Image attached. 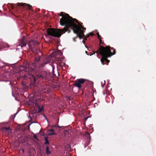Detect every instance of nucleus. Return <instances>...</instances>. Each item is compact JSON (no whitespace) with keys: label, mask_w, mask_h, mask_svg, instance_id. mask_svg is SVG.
<instances>
[{"label":"nucleus","mask_w":156,"mask_h":156,"mask_svg":"<svg viewBox=\"0 0 156 156\" xmlns=\"http://www.w3.org/2000/svg\"><path fill=\"white\" fill-rule=\"evenodd\" d=\"M62 18L60 20V24L62 26H64V28L62 29H55L53 28L48 29L47 30L48 35L45 34L46 37L49 35L54 37H59L63 34L68 29V15L64 12H61L59 14Z\"/></svg>","instance_id":"1"},{"label":"nucleus","mask_w":156,"mask_h":156,"mask_svg":"<svg viewBox=\"0 0 156 156\" xmlns=\"http://www.w3.org/2000/svg\"><path fill=\"white\" fill-rule=\"evenodd\" d=\"M75 22H78L76 19L73 18L69 15V29L71 28L73 33L76 34V36L73 38V41L75 42L76 38L79 37L81 39L84 36V33L86 30V28L83 27L81 23H79L77 25Z\"/></svg>","instance_id":"2"},{"label":"nucleus","mask_w":156,"mask_h":156,"mask_svg":"<svg viewBox=\"0 0 156 156\" xmlns=\"http://www.w3.org/2000/svg\"><path fill=\"white\" fill-rule=\"evenodd\" d=\"M93 52L94 54L96 53H97L98 55H101L102 57L101 59V61L102 64L104 65L105 64L104 63L105 61H106L107 63L109 62L110 61L107 58L115 54L116 50L113 48L109 46H106L105 47L101 46L98 50L96 52Z\"/></svg>","instance_id":"3"},{"label":"nucleus","mask_w":156,"mask_h":156,"mask_svg":"<svg viewBox=\"0 0 156 156\" xmlns=\"http://www.w3.org/2000/svg\"><path fill=\"white\" fill-rule=\"evenodd\" d=\"M20 73H24V76L27 77V75H32L34 71V69L32 68L29 62H27L25 63L23 66H21L20 67Z\"/></svg>","instance_id":"4"},{"label":"nucleus","mask_w":156,"mask_h":156,"mask_svg":"<svg viewBox=\"0 0 156 156\" xmlns=\"http://www.w3.org/2000/svg\"><path fill=\"white\" fill-rule=\"evenodd\" d=\"M86 80L82 78L77 79L75 81L74 85L79 89H80L82 87V85L85 82Z\"/></svg>","instance_id":"5"},{"label":"nucleus","mask_w":156,"mask_h":156,"mask_svg":"<svg viewBox=\"0 0 156 156\" xmlns=\"http://www.w3.org/2000/svg\"><path fill=\"white\" fill-rule=\"evenodd\" d=\"M41 90L42 91H44V92L47 94L49 93L50 90L48 87V86L46 85L42 87L41 88Z\"/></svg>","instance_id":"6"},{"label":"nucleus","mask_w":156,"mask_h":156,"mask_svg":"<svg viewBox=\"0 0 156 156\" xmlns=\"http://www.w3.org/2000/svg\"><path fill=\"white\" fill-rule=\"evenodd\" d=\"M20 44L18 46H20L21 48L25 46L27 44L24 41V38H22L20 40Z\"/></svg>","instance_id":"7"},{"label":"nucleus","mask_w":156,"mask_h":156,"mask_svg":"<svg viewBox=\"0 0 156 156\" xmlns=\"http://www.w3.org/2000/svg\"><path fill=\"white\" fill-rule=\"evenodd\" d=\"M17 5L19 6H27V7L29 9H31L32 7L31 5L27 4L25 3H17Z\"/></svg>","instance_id":"8"},{"label":"nucleus","mask_w":156,"mask_h":156,"mask_svg":"<svg viewBox=\"0 0 156 156\" xmlns=\"http://www.w3.org/2000/svg\"><path fill=\"white\" fill-rule=\"evenodd\" d=\"M46 74L45 75H43L42 74H39L36 76L37 78H42L45 79L46 78Z\"/></svg>","instance_id":"9"},{"label":"nucleus","mask_w":156,"mask_h":156,"mask_svg":"<svg viewBox=\"0 0 156 156\" xmlns=\"http://www.w3.org/2000/svg\"><path fill=\"white\" fill-rule=\"evenodd\" d=\"M46 153L47 155H49L51 153V152L49 151L48 146H47L46 148Z\"/></svg>","instance_id":"10"},{"label":"nucleus","mask_w":156,"mask_h":156,"mask_svg":"<svg viewBox=\"0 0 156 156\" xmlns=\"http://www.w3.org/2000/svg\"><path fill=\"white\" fill-rule=\"evenodd\" d=\"M40 60V57H36L35 58V61L36 62H38Z\"/></svg>","instance_id":"11"},{"label":"nucleus","mask_w":156,"mask_h":156,"mask_svg":"<svg viewBox=\"0 0 156 156\" xmlns=\"http://www.w3.org/2000/svg\"><path fill=\"white\" fill-rule=\"evenodd\" d=\"M49 131H51L52 132V133H51V134H50V135H53L55 134L54 133V130L53 129H51L50 130H49Z\"/></svg>","instance_id":"12"},{"label":"nucleus","mask_w":156,"mask_h":156,"mask_svg":"<svg viewBox=\"0 0 156 156\" xmlns=\"http://www.w3.org/2000/svg\"><path fill=\"white\" fill-rule=\"evenodd\" d=\"M45 143H44L45 144L47 145L48 144H49L48 141V139L46 138H45Z\"/></svg>","instance_id":"13"},{"label":"nucleus","mask_w":156,"mask_h":156,"mask_svg":"<svg viewBox=\"0 0 156 156\" xmlns=\"http://www.w3.org/2000/svg\"><path fill=\"white\" fill-rule=\"evenodd\" d=\"M89 36V35H86V37H85V35H84V36H83V37L82 38H83V40H87V37H88Z\"/></svg>","instance_id":"14"},{"label":"nucleus","mask_w":156,"mask_h":156,"mask_svg":"<svg viewBox=\"0 0 156 156\" xmlns=\"http://www.w3.org/2000/svg\"><path fill=\"white\" fill-rule=\"evenodd\" d=\"M43 110V107H42L41 108H40V107H39V110L38 111V112H41Z\"/></svg>","instance_id":"15"},{"label":"nucleus","mask_w":156,"mask_h":156,"mask_svg":"<svg viewBox=\"0 0 156 156\" xmlns=\"http://www.w3.org/2000/svg\"><path fill=\"white\" fill-rule=\"evenodd\" d=\"M97 35L99 39L101 38V35H99V32L97 33Z\"/></svg>","instance_id":"16"},{"label":"nucleus","mask_w":156,"mask_h":156,"mask_svg":"<svg viewBox=\"0 0 156 156\" xmlns=\"http://www.w3.org/2000/svg\"><path fill=\"white\" fill-rule=\"evenodd\" d=\"M86 136L88 138L90 137V134L89 133L87 132L86 133Z\"/></svg>","instance_id":"17"},{"label":"nucleus","mask_w":156,"mask_h":156,"mask_svg":"<svg viewBox=\"0 0 156 156\" xmlns=\"http://www.w3.org/2000/svg\"><path fill=\"white\" fill-rule=\"evenodd\" d=\"M3 129H5V130H10V127H4L3 128Z\"/></svg>","instance_id":"18"},{"label":"nucleus","mask_w":156,"mask_h":156,"mask_svg":"<svg viewBox=\"0 0 156 156\" xmlns=\"http://www.w3.org/2000/svg\"><path fill=\"white\" fill-rule=\"evenodd\" d=\"M52 74H54V69H55L53 65H52Z\"/></svg>","instance_id":"19"},{"label":"nucleus","mask_w":156,"mask_h":156,"mask_svg":"<svg viewBox=\"0 0 156 156\" xmlns=\"http://www.w3.org/2000/svg\"><path fill=\"white\" fill-rule=\"evenodd\" d=\"M99 41H100V44H100V46H101V43L102 42V41L101 40V38L99 39Z\"/></svg>","instance_id":"20"},{"label":"nucleus","mask_w":156,"mask_h":156,"mask_svg":"<svg viewBox=\"0 0 156 156\" xmlns=\"http://www.w3.org/2000/svg\"><path fill=\"white\" fill-rule=\"evenodd\" d=\"M89 35H90L91 36H92L94 35V34L93 33H90L89 34Z\"/></svg>","instance_id":"21"},{"label":"nucleus","mask_w":156,"mask_h":156,"mask_svg":"<svg viewBox=\"0 0 156 156\" xmlns=\"http://www.w3.org/2000/svg\"><path fill=\"white\" fill-rule=\"evenodd\" d=\"M32 66H33L34 67H35L36 66V64L35 63H33L32 64Z\"/></svg>","instance_id":"22"},{"label":"nucleus","mask_w":156,"mask_h":156,"mask_svg":"<svg viewBox=\"0 0 156 156\" xmlns=\"http://www.w3.org/2000/svg\"><path fill=\"white\" fill-rule=\"evenodd\" d=\"M34 138H37V136H36V135H34Z\"/></svg>","instance_id":"23"},{"label":"nucleus","mask_w":156,"mask_h":156,"mask_svg":"<svg viewBox=\"0 0 156 156\" xmlns=\"http://www.w3.org/2000/svg\"><path fill=\"white\" fill-rule=\"evenodd\" d=\"M88 117H86L84 118V120L85 121H86L87 119H88Z\"/></svg>","instance_id":"24"},{"label":"nucleus","mask_w":156,"mask_h":156,"mask_svg":"<svg viewBox=\"0 0 156 156\" xmlns=\"http://www.w3.org/2000/svg\"><path fill=\"white\" fill-rule=\"evenodd\" d=\"M82 42H83V43L84 44H85V41H84V40H83Z\"/></svg>","instance_id":"25"},{"label":"nucleus","mask_w":156,"mask_h":156,"mask_svg":"<svg viewBox=\"0 0 156 156\" xmlns=\"http://www.w3.org/2000/svg\"><path fill=\"white\" fill-rule=\"evenodd\" d=\"M85 52H86V54H87V55H89V54H88V52H87V51H85Z\"/></svg>","instance_id":"26"},{"label":"nucleus","mask_w":156,"mask_h":156,"mask_svg":"<svg viewBox=\"0 0 156 156\" xmlns=\"http://www.w3.org/2000/svg\"><path fill=\"white\" fill-rule=\"evenodd\" d=\"M33 78H34V82H35L36 81L35 78L34 77H33Z\"/></svg>","instance_id":"27"},{"label":"nucleus","mask_w":156,"mask_h":156,"mask_svg":"<svg viewBox=\"0 0 156 156\" xmlns=\"http://www.w3.org/2000/svg\"><path fill=\"white\" fill-rule=\"evenodd\" d=\"M17 112H17L16 113L14 114V116H15V117L16 116V115L17 114Z\"/></svg>","instance_id":"28"},{"label":"nucleus","mask_w":156,"mask_h":156,"mask_svg":"<svg viewBox=\"0 0 156 156\" xmlns=\"http://www.w3.org/2000/svg\"><path fill=\"white\" fill-rule=\"evenodd\" d=\"M69 103H70V98H69Z\"/></svg>","instance_id":"29"},{"label":"nucleus","mask_w":156,"mask_h":156,"mask_svg":"<svg viewBox=\"0 0 156 156\" xmlns=\"http://www.w3.org/2000/svg\"><path fill=\"white\" fill-rule=\"evenodd\" d=\"M48 63V62H47L45 63V64H47Z\"/></svg>","instance_id":"30"},{"label":"nucleus","mask_w":156,"mask_h":156,"mask_svg":"<svg viewBox=\"0 0 156 156\" xmlns=\"http://www.w3.org/2000/svg\"><path fill=\"white\" fill-rule=\"evenodd\" d=\"M29 118H30V119H31V117H30V116H29Z\"/></svg>","instance_id":"31"},{"label":"nucleus","mask_w":156,"mask_h":156,"mask_svg":"<svg viewBox=\"0 0 156 156\" xmlns=\"http://www.w3.org/2000/svg\"><path fill=\"white\" fill-rule=\"evenodd\" d=\"M72 128V127H69V128Z\"/></svg>","instance_id":"32"},{"label":"nucleus","mask_w":156,"mask_h":156,"mask_svg":"<svg viewBox=\"0 0 156 156\" xmlns=\"http://www.w3.org/2000/svg\"><path fill=\"white\" fill-rule=\"evenodd\" d=\"M70 30H69V32H70Z\"/></svg>","instance_id":"33"},{"label":"nucleus","mask_w":156,"mask_h":156,"mask_svg":"<svg viewBox=\"0 0 156 156\" xmlns=\"http://www.w3.org/2000/svg\"><path fill=\"white\" fill-rule=\"evenodd\" d=\"M23 151L24 152V150L23 149Z\"/></svg>","instance_id":"34"},{"label":"nucleus","mask_w":156,"mask_h":156,"mask_svg":"<svg viewBox=\"0 0 156 156\" xmlns=\"http://www.w3.org/2000/svg\"><path fill=\"white\" fill-rule=\"evenodd\" d=\"M69 146H70L69 145Z\"/></svg>","instance_id":"35"}]
</instances>
